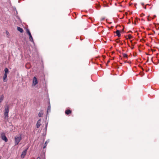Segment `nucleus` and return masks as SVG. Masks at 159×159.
Returning <instances> with one entry per match:
<instances>
[{"label": "nucleus", "mask_w": 159, "mask_h": 159, "mask_svg": "<svg viewBox=\"0 0 159 159\" xmlns=\"http://www.w3.org/2000/svg\"><path fill=\"white\" fill-rule=\"evenodd\" d=\"M22 137L21 134L16 135L15 137V145H18Z\"/></svg>", "instance_id": "nucleus-1"}, {"label": "nucleus", "mask_w": 159, "mask_h": 159, "mask_svg": "<svg viewBox=\"0 0 159 159\" xmlns=\"http://www.w3.org/2000/svg\"><path fill=\"white\" fill-rule=\"evenodd\" d=\"M9 107L7 106L5 108L4 117L5 119L7 120L8 117V113L9 112Z\"/></svg>", "instance_id": "nucleus-2"}, {"label": "nucleus", "mask_w": 159, "mask_h": 159, "mask_svg": "<svg viewBox=\"0 0 159 159\" xmlns=\"http://www.w3.org/2000/svg\"><path fill=\"white\" fill-rule=\"evenodd\" d=\"M38 81L37 78L36 77L34 76L33 77V83L32 84V86H35L37 84H38Z\"/></svg>", "instance_id": "nucleus-3"}, {"label": "nucleus", "mask_w": 159, "mask_h": 159, "mask_svg": "<svg viewBox=\"0 0 159 159\" xmlns=\"http://www.w3.org/2000/svg\"><path fill=\"white\" fill-rule=\"evenodd\" d=\"M1 138L2 140L5 141V142H7L8 141V139L6 136L5 134H2L1 135Z\"/></svg>", "instance_id": "nucleus-4"}, {"label": "nucleus", "mask_w": 159, "mask_h": 159, "mask_svg": "<svg viewBox=\"0 0 159 159\" xmlns=\"http://www.w3.org/2000/svg\"><path fill=\"white\" fill-rule=\"evenodd\" d=\"M27 150V149H26L22 152V154L21 155V158H23L25 156L26 154Z\"/></svg>", "instance_id": "nucleus-5"}, {"label": "nucleus", "mask_w": 159, "mask_h": 159, "mask_svg": "<svg viewBox=\"0 0 159 159\" xmlns=\"http://www.w3.org/2000/svg\"><path fill=\"white\" fill-rule=\"evenodd\" d=\"M40 122L41 120L39 119L37 123L36 124V127L37 128H38L40 127L41 125Z\"/></svg>", "instance_id": "nucleus-6"}, {"label": "nucleus", "mask_w": 159, "mask_h": 159, "mask_svg": "<svg viewBox=\"0 0 159 159\" xmlns=\"http://www.w3.org/2000/svg\"><path fill=\"white\" fill-rule=\"evenodd\" d=\"M7 75L6 74L4 75V76L3 78V80L4 82H6L7 80Z\"/></svg>", "instance_id": "nucleus-7"}, {"label": "nucleus", "mask_w": 159, "mask_h": 159, "mask_svg": "<svg viewBox=\"0 0 159 159\" xmlns=\"http://www.w3.org/2000/svg\"><path fill=\"white\" fill-rule=\"evenodd\" d=\"M43 113V111H41L39 113L38 116L39 117H41L42 116Z\"/></svg>", "instance_id": "nucleus-8"}, {"label": "nucleus", "mask_w": 159, "mask_h": 159, "mask_svg": "<svg viewBox=\"0 0 159 159\" xmlns=\"http://www.w3.org/2000/svg\"><path fill=\"white\" fill-rule=\"evenodd\" d=\"M71 111L69 110H66L65 113L67 115H68L70 113H71Z\"/></svg>", "instance_id": "nucleus-9"}, {"label": "nucleus", "mask_w": 159, "mask_h": 159, "mask_svg": "<svg viewBox=\"0 0 159 159\" xmlns=\"http://www.w3.org/2000/svg\"><path fill=\"white\" fill-rule=\"evenodd\" d=\"M116 33L117 36L118 37H120V31L119 30H117L116 31Z\"/></svg>", "instance_id": "nucleus-10"}, {"label": "nucleus", "mask_w": 159, "mask_h": 159, "mask_svg": "<svg viewBox=\"0 0 159 159\" xmlns=\"http://www.w3.org/2000/svg\"><path fill=\"white\" fill-rule=\"evenodd\" d=\"M4 98V95H2L1 96H0V103L3 100Z\"/></svg>", "instance_id": "nucleus-11"}, {"label": "nucleus", "mask_w": 159, "mask_h": 159, "mask_svg": "<svg viewBox=\"0 0 159 159\" xmlns=\"http://www.w3.org/2000/svg\"><path fill=\"white\" fill-rule=\"evenodd\" d=\"M17 29L18 30L20 31V33L23 32V29L22 28L20 27H18Z\"/></svg>", "instance_id": "nucleus-12"}, {"label": "nucleus", "mask_w": 159, "mask_h": 159, "mask_svg": "<svg viewBox=\"0 0 159 159\" xmlns=\"http://www.w3.org/2000/svg\"><path fill=\"white\" fill-rule=\"evenodd\" d=\"M5 74H4L7 75L9 71L8 69L7 68H5L4 69Z\"/></svg>", "instance_id": "nucleus-13"}, {"label": "nucleus", "mask_w": 159, "mask_h": 159, "mask_svg": "<svg viewBox=\"0 0 159 159\" xmlns=\"http://www.w3.org/2000/svg\"><path fill=\"white\" fill-rule=\"evenodd\" d=\"M29 39L30 41L34 43V40L33 39V38H32V35L30 36L29 37Z\"/></svg>", "instance_id": "nucleus-14"}, {"label": "nucleus", "mask_w": 159, "mask_h": 159, "mask_svg": "<svg viewBox=\"0 0 159 159\" xmlns=\"http://www.w3.org/2000/svg\"><path fill=\"white\" fill-rule=\"evenodd\" d=\"M49 142V141H46L44 144V146L43 147V148H46L47 143Z\"/></svg>", "instance_id": "nucleus-15"}, {"label": "nucleus", "mask_w": 159, "mask_h": 159, "mask_svg": "<svg viewBox=\"0 0 159 159\" xmlns=\"http://www.w3.org/2000/svg\"><path fill=\"white\" fill-rule=\"evenodd\" d=\"M123 57H124L126 58H127V55L126 54H125V53L123 54Z\"/></svg>", "instance_id": "nucleus-16"}, {"label": "nucleus", "mask_w": 159, "mask_h": 159, "mask_svg": "<svg viewBox=\"0 0 159 159\" xmlns=\"http://www.w3.org/2000/svg\"><path fill=\"white\" fill-rule=\"evenodd\" d=\"M26 32H27V33L29 34V33H30V30H28V29H27L26 30Z\"/></svg>", "instance_id": "nucleus-17"}, {"label": "nucleus", "mask_w": 159, "mask_h": 159, "mask_svg": "<svg viewBox=\"0 0 159 159\" xmlns=\"http://www.w3.org/2000/svg\"><path fill=\"white\" fill-rule=\"evenodd\" d=\"M50 106H48V111H50Z\"/></svg>", "instance_id": "nucleus-18"}, {"label": "nucleus", "mask_w": 159, "mask_h": 159, "mask_svg": "<svg viewBox=\"0 0 159 159\" xmlns=\"http://www.w3.org/2000/svg\"><path fill=\"white\" fill-rule=\"evenodd\" d=\"M6 34L8 36L9 35V32L8 31H6Z\"/></svg>", "instance_id": "nucleus-19"}, {"label": "nucleus", "mask_w": 159, "mask_h": 159, "mask_svg": "<svg viewBox=\"0 0 159 159\" xmlns=\"http://www.w3.org/2000/svg\"><path fill=\"white\" fill-rule=\"evenodd\" d=\"M128 38L129 39H130L131 37V35H128Z\"/></svg>", "instance_id": "nucleus-20"}, {"label": "nucleus", "mask_w": 159, "mask_h": 159, "mask_svg": "<svg viewBox=\"0 0 159 159\" xmlns=\"http://www.w3.org/2000/svg\"><path fill=\"white\" fill-rule=\"evenodd\" d=\"M28 35H29V37H30V36L31 35V33H29V34H28Z\"/></svg>", "instance_id": "nucleus-21"}, {"label": "nucleus", "mask_w": 159, "mask_h": 159, "mask_svg": "<svg viewBox=\"0 0 159 159\" xmlns=\"http://www.w3.org/2000/svg\"><path fill=\"white\" fill-rule=\"evenodd\" d=\"M37 159H40L39 157H38L37 158Z\"/></svg>", "instance_id": "nucleus-22"}, {"label": "nucleus", "mask_w": 159, "mask_h": 159, "mask_svg": "<svg viewBox=\"0 0 159 159\" xmlns=\"http://www.w3.org/2000/svg\"><path fill=\"white\" fill-rule=\"evenodd\" d=\"M134 48V47H132V48H131L132 49H133Z\"/></svg>", "instance_id": "nucleus-23"}]
</instances>
